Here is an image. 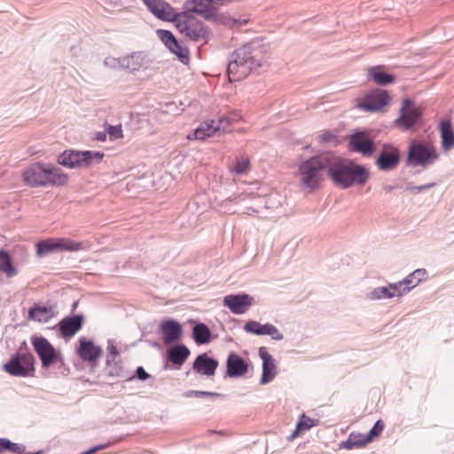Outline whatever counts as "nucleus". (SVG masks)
<instances>
[{
  "instance_id": "1",
  "label": "nucleus",
  "mask_w": 454,
  "mask_h": 454,
  "mask_svg": "<svg viewBox=\"0 0 454 454\" xmlns=\"http://www.w3.org/2000/svg\"><path fill=\"white\" fill-rule=\"evenodd\" d=\"M260 43L250 42L234 51L230 58L227 73L231 82L245 79L262 66Z\"/></svg>"
},
{
  "instance_id": "2",
  "label": "nucleus",
  "mask_w": 454,
  "mask_h": 454,
  "mask_svg": "<svg viewBox=\"0 0 454 454\" xmlns=\"http://www.w3.org/2000/svg\"><path fill=\"white\" fill-rule=\"evenodd\" d=\"M328 176L336 186L348 189L353 185H364L370 177V172L364 166L353 161L329 158Z\"/></svg>"
},
{
  "instance_id": "3",
  "label": "nucleus",
  "mask_w": 454,
  "mask_h": 454,
  "mask_svg": "<svg viewBox=\"0 0 454 454\" xmlns=\"http://www.w3.org/2000/svg\"><path fill=\"white\" fill-rule=\"evenodd\" d=\"M301 184L309 191L316 190L323 181L325 173H329V157L317 155L302 161L299 166Z\"/></svg>"
},
{
  "instance_id": "4",
  "label": "nucleus",
  "mask_w": 454,
  "mask_h": 454,
  "mask_svg": "<svg viewBox=\"0 0 454 454\" xmlns=\"http://www.w3.org/2000/svg\"><path fill=\"white\" fill-rule=\"evenodd\" d=\"M173 23L180 34L192 42L207 43L209 39L211 33L208 27L188 12H178Z\"/></svg>"
},
{
  "instance_id": "5",
  "label": "nucleus",
  "mask_w": 454,
  "mask_h": 454,
  "mask_svg": "<svg viewBox=\"0 0 454 454\" xmlns=\"http://www.w3.org/2000/svg\"><path fill=\"white\" fill-rule=\"evenodd\" d=\"M103 157L100 152L66 150L59 155L58 163L69 168H88L99 163Z\"/></svg>"
},
{
  "instance_id": "6",
  "label": "nucleus",
  "mask_w": 454,
  "mask_h": 454,
  "mask_svg": "<svg viewBox=\"0 0 454 454\" xmlns=\"http://www.w3.org/2000/svg\"><path fill=\"white\" fill-rule=\"evenodd\" d=\"M438 156L434 147H428L425 144L412 141L409 146L406 165L426 166L433 163Z\"/></svg>"
},
{
  "instance_id": "7",
  "label": "nucleus",
  "mask_w": 454,
  "mask_h": 454,
  "mask_svg": "<svg viewBox=\"0 0 454 454\" xmlns=\"http://www.w3.org/2000/svg\"><path fill=\"white\" fill-rule=\"evenodd\" d=\"M34 360L31 354L15 353L3 368L12 376L27 377L35 371Z\"/></svg>"
},
{
  "instance_id": "8",
  "label": "nucleus",
  "mask_w": 454,
  "mask_h": 454,
  "mask_svg": "<svg viewBox=\"0 0 454 454\" xmlns=\"http://www.w3.org/2000/svg\"><path fill=\"white\" fill-rule=\"evenodd\" d=\"M82 247V243L68 239H48L36 244V254L42 257L58 250L78 251Z\"/></svg>"
},
{
  "instance_id": "9",
  "label": "nucleus",
  "mask_w": 454,
  "mask_h": 454,
  "mask_svg": "<svg viewBox=\"0 0 454 454\" xmlns=\"http://www.w3.org/2000/svg\"><path fill=\"white\" fill-rule=\"evenodd\" d=\"M348 149L364 156H372L376 145L374 140L365 131H356L349 136Z\"/></svg>"
},
{
  "instance_id": "10",
  "label": "nucleus",
  "mask_w": 454,
  "mask_h": 454,
  "mask_svg": "<svg viewBox=\"0 0 454 454\" xmlns=\"http://www.w3.org/2000/svg\"><path fill=\"white\" fill-rule=\"evenodd\" d=\"M390 96L386 90L375 89L366 94L364 102L358 105L360 109L369 113H375L388 105Z\"/></svg>"
},
{
  "instance_id": "11",
  "label": "nucleus",
  "mask_w": 454,
  "mask_h": 454,
  "mask_svg": "<svg viewBox=\"0 0 454 454\" xmlns=\"http://www.w3.org/2000/svg\"><path fill=\"white\" fill-rule=\"evenodd\" d=\"M420 118L421 112L415 106L414 102L410 98H405L403 101L400 116L396 120V123L404 129H410Z\"/></svg>"
},
{
  "instance_id": "12",
  "label": "nucleus",
  "mask_w": 454,
  "mask_h": 454,
  "mask_svg": "<svg viewBox=\"0 0 454 454\" xmlns=\"http://www.w3.org/2000/svg\"><path fill=\"white\" fill-rule=\"evenodd\" d=\"M32 344L42 361V365L48 368L57 361V353L53 346L44 337H34Z\"/></svg>"
},
{
  "instance_id": "13",
  "label": "nucleus",
  "mask_w": 454,
  "mask_h": 454,
  "mask_svg": "<svg viewBox=\"0 0 454 454\" xmlns=\"http://www.w3.org/2000/svg\"><path fill=\"white\" fill-rule=\"evenodd\" d=\"M147 9L159 20L173 22L178 12L165 0H142Z\"/></svg>"
},
{
  "instance_id": "14",
  "label": "nucleus",
  "mask_w": 454,
  "mask_h": 454,
  "mask_svg": "<svg viewBox=\"0 0 454 454\" xmlns=\"http://www.w3.org/2000/svg\"><path fill=\"white\" fill-rule=\"evenodd\" d=\"M156 34L164 45L174 54H176L179 60L186 64L189 61L188 51L183 49L181 44L178 43L173 33L169 30L158 29Z\"/></svg>"
},
{
  "instance_id": "15",
  "label": "nucleus",
  "mask_w": 454,
  "mask_h": 454,
  "mask_svg": "<svg viewBox=\"0 0 454 454\" xmlns=\"http://www.w3.org/2000/svg\"><path fill=\"white\" fill-rule=\"evenodd\" d=\"M24 182L31 187L46 186V164L34 163L22 174Z\"/></svg>"
},
{
  "instance_id": "16",
  "label": "nucleus",
  "mask_w": 454,
  "mask_h": 454,
  "mask_svg": "<svg viewBox=\"0 0 454 454\" xmlns=\"http://www.w3.org/2000/svg\"><path fill=\"white\" fill-rule=\"evenodd\" d=\"M253 304V298L247 294H229L223 298V305L233 314H244Z\"/></svg>"
},
{
  "instance_id": "17",
  "label": "nucleus",
  "mask_w": 454,
  "mask_h": 454,
  "mask_svg": "<svg viewBox=\"0 0 454 454\" xmlns=\"http://www.w3.org/2000/svg\"><path fill=\"white\" fill-rule=\"evenodd\" d=\"M84 323V317L77 314L68 316L61 319L58 324V329L64 338H70L80 331Z\"/></svg>"
},
{
  "instance_id": "18",
  "label": "nucleus",
  "mask_w": 454,
  "mask_h": 454,
  "mask_svg": "<svg viewBox=\"0 0 454 454\" xmlns=\"http://www.w3.org/2000/svg\"><path fill=\"white\" fill-rule=\"evenodd\" d=\"M160 331L162 334V340L165 344H171L177 341L183 333V327L180 323L175 319H167L160 323Z\"/></svg>"
},
{
  "instance_id": "19",
  "label": "nucleus",
  "mask_w": 454,
  "mask_h": 454,
  "mask_svg": "<svg viewBox=\"0 0 454 454\" xmlns=\"http://www.w3.org/2000/svg\"><path fill=\"white\" fill-rule=\"evenodd\" d=\"M227 132L226 126L216 125L215 121H207L200 124V126L192 133L187 136L188 139H200L203 140L206 137H210L220 132Z\"/></svg>"
},
{
  "instance_id": "20",
  "label": "nucleus",
  "mask_w": 454,
  "mask_h": 454,
  "mask_svg": "<svg viewBox=\"0 0 454 454\" xmlns=\"http://www.w3.org/2000/svg\"><path fill=\"white\" fill-rule=\"evenodd\" d=\"M248 371L247 363L237 353L231 352L226 361V375L230 378H239Z\"/></svg>"
},
{
  "instance_id": "21",
  "label": "nucleus",
  "mask_w": 454,
  "mask_h": 454,
  "mask_svg": "<svg viewBox=\"0 0 454 454\" xmlns=\"http://www.w3.org/2000/svg\"><path fill=\"white\" fill-rule=\"evenodd\" d=\"M76 352L83 361L95 362L102 354L100 347L96 346L92 340L82 337L79 339V346Z\"/></svg>"
},
{
  "instance_id": "22",
  "label": "nucleus",
  "mask_w": 454,
  "mask_h": 454,
  "mask_svg": "<svg viewBox=\"0 0 454 454\" xmlns=\"http://www.w3.org/2000/svg\"><path fill=\"white\" fill-rule=\"evenodd\" d=\"M400 162V153L397 148L382 150L379 154L376 165L380 170L389 171L394 169Z\"/></svg>"
},
{
  "instance_id": "23",
  "label": "nucleus",
  "mask_w": 454,
  "mask_h": 454,
  "mask_svg": "<svg viewBox=\"0 0 454 454\" xmlns=\"http://www.w3.org/2000/svg\"><path fill=\"white\" fill-rule=\"evenodd\" d=\"M217 367L218 361L213 357H209L207 353L199 355L192 364V369L195 372L207 376L214 375Z\"/></svg>"
},
{
  "instance_id": "24",
  "label": "nucleus",
  "mask_w": 454,
  "mask_h": 454,
  "mask_svg": "<svg viewBox=\"0 0 454 454\" xmlns=\"http://www.w3.org/2000/svg\"><path fill=\"white\" fill-rule=\"evenodd\" d=\"M68 180V176L65 174L59 168L46 164V186L47 185H64Z\"/></svg>"
},
{
  "instance_id": "25",
  "label": "nucleus",
  "mask_w": 454,
  "mask_h": 454,
  "mask_svg": "<svg viewBox=\"0 0 454 454\" xmlns=\"http://www.w3.org/2000/svg\"><path fill=\"white\" fill-rule=\"evenodd\" d=\"M54 316V310L51 306H40L35 304L28 310L29 318L39 323H47Z\"/></svg>"
},
{
  "instance_id": "26",
  "label": "nucleus",
  "mask_w": 454,
  "mask_h": 454,
  "mask_svg": "<svg viewBox=\"0 0 454 454\" xmlns=\"http://www.w3.org/2000/svg\"><path fill=\"white\" fill-rule=\"evenodd\" d=\"M191 11L207 21H215L217 20V8L213 0H204V3L200 7H192Z\"/></svg>"
},
{
  "instance_id": "27",
  "label": "nucleus",
  "mask_w": 454,
  "mask_h": 454,
  "mask_svg": "<svg viewBox=\"0 0 454 454\" xmlns=\"http://www.w3.org/2000/svg\"><path fill=\"white\" fill-rule=\"evenodd\" d=\"M190 349L184 344L172 347L168 351V360L176 365H182L190 356Z\"/></svg>"
},
{
  "instance_id": "28",
  "label": "nucleus",
  "mask_w": 454,
  "mask_h": 454,
  "mask_svg": "<svg viewBox=\"0 0 454 454\" xmlns=\"http://www.w3.org/2000/svg\"><path fill=\"white\" fill-rule=\"evenodd\" d=\"M368 76L379 85L391 84L395 81V76L385 72L380 66L373 67L369 69Z\"/></svg>"
},
{
  "instance_id": "29",
  "label": "nucleus",
  "mask_w": 454,
  "mask_h": 454,
  "mask_svg": "<svg viewBox=\"0 0 454 454\" xmlns=\"http://www.w3.org/2000/svg\"><path fill=\"white\" fill-rule=\"evenodd\" d=\"M442 147L448 151L454 146V131L450 121H442L440 124Z\"/></svg>"
},
{
  "instance_id": "30",
  "label": "nucleus",
  "mask_w": 454,
  "mask_h": 454,
  "mask_svg": "<svg viewBox=\"0 0 454 454\" xmlns=\"http://www.w3.org/2000/svg\"><path fill=\"white\" fill-rule=\"evenodd\" d=\"M212 337L209 327L204 323H197L192 328V338L198 345L210 342Z\"/></svg>"
},
{
  "instance_id": "31",
  "label": "nucleus",
  "mask_w": 454,
  "mask_h": 454,
  "mask_svg": "<svg viewBox=\"0 0 454 454\" xmlns=\"http://www.w3.org/2000/svg\"><path fill=\"white\" fill-rule=\"evenodd\" d=\"M0 271L8 278L15 277L18 274V270L13 266L10 254L3 249L0 250Z\"/></svg>"
},
{
  "instance_id": "32",
  "label": "nucleus",
  "mask_w": 454,
  "mask_h": 454,
  "mask_svg": "<svg viewBox=\"0 0 454 454\" xmlns=\"http://www.w3.org/2000/svg\"><path fill=\"white\" fill-rule=\"evenodd\" d=\"M269 323L262 325L257 321L250 320L243 327L244 331L256 335H267L270 327Z\"/></svg>"
},
{
  "instance_id": "33",
  "label": "nucleus",
  "mask_w": 454,
  "mask_h": 454,
  "mask_svg": "<svg viewBox=\"0 0 454 454\" xmlns=\"http://www.w3.org/2000/svg\"><path fill=\"white\" fill-rule=\"evenodd\" d=\"M277 374L276 361H270L267 364H262V373L260 380L262 385L268 384L272 381Z\"/></svg>"
},
{
  "instance_id": "34",
  "label": "nucleus",
  "mask_w": 454,
  "mask_h": 454,
  "mask_svg": "<svg viewBox=\"0 0 454 454\" xmlns=\"http://www.w3.org/2000/svg\"><path fill=\"white\" fill-rule=\"evenodd\" d=\"M121 65L130 71L138 70L143 66V58L140 53L135 52L122 59Z\"/></svg>"
},
{
  "instance_id": "35",
  "label": "nucleus",
  "mask_w": 454,
  "mask_h": 454,
  "mask_svg": "<svg viewBox=\"0 0 454 454\" xmlns=\"http://www.w3.org/2000/svg\"><path fill=\"white\" fill-rule=\"evenodd\" d=\"M427 276V272L425 269H418L403 279V283H406V286L412 289L425 279Z\"/></svg>"
},
{
  "instance_id": "36",
  "label": "nucleus",
  "mask_w": 454,
  "mask_h": 454,
  "mask_svg": "<svg viewBox=\"0 0 454 454\" xmlns=\"http://www.w3.org/2000/svg\"><path fill=\"white\" fill-rule=\"evenodd\" d=\"M366 297L369 300L390 299L393 298V294L390 292L389 286H380L367 293Z\"/></svg>"
},
{
  "instance_id": "37",
  "label": "nucleus",
  "mask_w": 454,
  "mask_h": 454,
  "mask_svg": "<svg viewBox=\"0 0 454 454\" xmlns=\"http://www.w3.org/2000/svg\"><path fill=\"white\" fill-rule=\"evenodd\" d=\"M21 450H25V447L23 445L12 442L6 438H0V454L4 451H11L17 454Z\"/></svg>"
},
{
  "instance_id": "38",
  "label": "nucleus",
  "mask_w": 454,
  "mask_h": 454,
  "mask_svg": "<svg viewBox=\"0 0 454 454\" xmlns=\"http://www.w3.org/2000/svg\"><path fill=\"white\" fill-rule=\"evenodd\" d=\"M231 169L238 175L247 174L250 169L249 159L247 157H241V159L237 160Z\"/></svg>"
},
{
  "instance_id": "39",
  "label": "nucleus",
  "mask_w": 454,
  "mask_h": 454,
  "mask_svg": "<svg viewBox=\"0 0 454 454\" xmlns=\"http://www.w3.org/2000/svg\"><path fill=\"white\" fill-rule=\"evenodd\" d=\"M254 198V196L252 193L242 192V193L232 195V196L229 197L228 199L224 200L222 202V206L224 207H227L228 204L231 202H234L235 204H239L247 200H251Z\"/></svg>"
},
{
  "instance_id": "40",
  "label": "nucleus",
  "mask_w": 454,
  "mask_h": 454,
  "mask_svg": "<svg viewBox=\"0 0 454 454\" xmlns=\"http://www.w3.org/2000/svg\"><path fill=\"white\" fill-rule=\"evenodd\" d=\"M388 286L391 294H393V297L402 296L411 290V287L406 286V283H403V280L396 283L389 284Z\"/></svg>"
},
{
  "instance_id": "41",
  "label": "nucleus",
  "mask_w": 454,
  "mask_h": 454,
  "mask_svg": "<svg viewBox=\"0 0 454 454\" xmlns=\"http://www.w3.org/2000/svg\"><path fill=\"white\" fill-rule=\"evenodd\" d=\"M313 426H315L314 420L305 414H302L296 425V432H306Z\"/></svg>"
},
{
  "instance_id": "42",
  "label": "nucleus",
  "mask_w": 454,
  "mask_h": 454,
  "mask_svg": "<svg viewBox=\"0 0 454 454\" xmlns=\"http://www.w3.org/2000/svg\"><path fill=\"white\" fill-rule=\"evenodd\" d=\"M384 428V423L380 419L376 421L374 426L371 428L367 434H365L367 441L371 442L375 437L379 436Z\"/></svg>"
},
{
  "instance_id": "43",
  "label": "nucleus",
  "mask_w": 454,
  "mask_h": 454,
  "mask_svg": "<svg viewBox=\"0 0 454 454\" xmlns=\"http://www.w3.org/2000/svg\"><path fill=\"white\" fill-rule=\"evenodd\" d=\"M184 396L200 398V397H204V396H212V397L217 396V397H219V396H223V395L221 394L215 393V392L191 390V391L184 393Z\"/></svg>"
},
{
  "instance_id": "44",
  "label": "nucleus",
  "mask_w": 454,
  "mask_h": 454,
  "mask_svg": "<svg viewBox=\"0 0 454 454\" xmlns=\"http://www.w3.org/2000/svg\"><path fill=\"white\" fill-rule=\"evenodd\" d=\"M349 435L356 448H362L369 443V441H367V438L364 434L351 433Z\"/></svg>"
},
{
  "instance_id": "45",
  "label": "nucleus",
  "mask_w": 454,
  "mask_h": 454,
  "mask_svg": "<svg viewBox=\"0 0 454 454\" xmlns=\"http://www.w3.org/2000/svg\"><path fill=\"white\" fill-rule=\"evenodd\" d=\"M107 134L112 139H118L122 137V129L121 125L112 126L108 125L106 128Z\"/></svg>"
},
{
  "instance_id": "46",
  "label": "nucleus",
  "mask_w": 454,
  "mask_h": 454,
  "mask_svg": "<svg viewBox=\"0 0 454 454\" xmlns=\"http://www.w3.org/2000/svg\"><path fill=\"white\" fill-rule=\"evenodd\" d=\"M267 335H270L274 340H282L284 339V335L271 324L270 325Z\"/></svg>"
},
{
  "instance_id": "47",
  "label": "nucleus",
  "mask_w": 454,
  "mask_h": 454,
  "mask_svg": "<svg viewBox=\"0 0 454 454\" xmlns=\"http://www.w3.org/2000/svg\"><path fill=\"white\" fill-rule=\"evenodd\" d=\"M107 350H108V355L106 356V364H109L110 362L112 360H114L115 357L118 356V350H117V348L110 341L108 342Z\"/></svg>"
},
{
  "instance_id": "48",
  "label": "nucleus",
  "mask_w": 454,
  "mask_h": 454,
  "mask_svg": "<svg viewBox=\"0 0 454 454\" xmlns=\"http://www.w3.org/2000/svg\"><path fill=\"white\" fill-rule=\"evenodd\" d=\"M204 3V0H187L184 4V12H188V13H192L191 9L192 7H200V5H201V4Z\"/></svg>"
},
{
  "instance_id": "49",
  "label": "nucleus",
  "mask_w": 454,
  "mask_h": 454,
  "mask_svg": "<svg viewBox=\"0 0 454 454\" xmlns=\"http://www.w3.org/2000/svg\"><path fill=\"white\" fill-rule=\"evenodd\" d=\"M259 356L262 360V364H267L270 361L275 360L273 356L267 351L266 348L261 347L259 348Z\"/></svg>"
},
{
  "instance_id": "50",
  "label": "nucleus",
  "mask_w": 454,
  "mask_h": 454,
  "mask_svg": "<svg viewBox=\"0 0 454 454\" xmlns=\"http://www.w3.org/2000/svg\"><path fill=\"white\" fill-rule=\"evenodd\" d=\"M434 185H435L434 183H429V184H423V185L410 186V187H407V190H409L411 192H420L429 190L430 188L434 187Z\"/></svg>"
},
{
  "instance_id": "51",
  "label": "nucleus",
  "mask_w": 454,
  "mask_h": 454,
  "mask_svg": "<svg viewBox=\"0 0 454 454\" xmlns=\"http://www.w3.org/2000/svg\"><path fill=\"white\" fill-rule=\"evenodd\" d=\"M136 377L139 380H146L147 379L150 378V374H148L145 370L144 369V367L142 366H138L136 370Z\"/></svg>"
},
{
  "instance_id": "52",
  "label": "nucleus",
  "mask_w": 454,
  "mask_h": 454,
  "mask_svg": "<svg viewBox=\"0 0 454 454\" xmlns=\"http://www.w3.org/2000/svg\"><path fill=\"white\" fill-rule=\"evenodd\" d=\"M320 139L325 143H334L336 141V137L330 131H326L320 136Z\"/></svg>"
},
{
  "instance_id": "53",
  "label": "nucleus",
  "mask_w": 454,
  "mask_h": 454,
  "mask_svg": "<svg viewBox=\"0 0 454 454\" xmlns=\"http://www.w3.org/2000/svg\"><path fill=\"white\" fill-rule=\"evenodd\" d=\"M340 448L345 450H351L353 448H356L350 435L346 441H343L340 443Z\"/></svg>"
},
{
  "instance_id": "54",
  "label": "nucleus",
  "mask_w": 454,
  "mask_h": 454,
  "mask_svg": "<svg viewBox=\"0 0 454 454\" xmlns=\"http://www.w3.org/2000/svg\"><path fill=\"white\" fill-rule=\"evenodd\" d=\"M106 446H107L106 444L96 445V446L90 448V450L82 452L81 454H94L95 452H97L98 450L106 449Z\"/></svg>"
},
{
  "instance_id": "55",
  "label": "nucleus",
  "mask_w": 454,
  "mask_h": 454,
  "mask_svg": "<svg viewBox=\"0 0 454 454\" xmlns=\"http://www.w3.org/2000/svg\"><path fill=\"white\" fill-rule=\"evenodd\" d=\"M215 124L216 125H221V126H226L227 127V131H229L230 126L231 124V121L228 117H223V118L219 119L215 122Z\"/></svg>"
},
{
  "instance_id": "56",
  "label": "nucleus",
  "mask_w": 454,
  "mask_h": 454,
  "mask_svg": "<svg viewBox=\"0 0 454 454\" xmlns=\"http://www.w3.org/2000/svg\"><path fill=\"white\" fill-rule=\"evenodd\" d=\"M247 20H236V19H233L232 20V25L233 26H242V25H245L247 24Z\"/></svg>"
},
{
  "instance_id": "57",
  "label": "nucleus",
  "mask_w": 454,
  "mask_h": 454,
  "mask_svg": "<svg viewBox=\"0 0 454 454\" xmlns=\"http://www.w3.org/2000/svg\"><path fill=\"white\" fill-rule=\"evenodd\" d=\"M106 138V134L105 132H98L96 135V139L98 141H105Z\"/></svg>"
},
{
  "instance_id": "58",
  "label": "nucleus",
  "mask_w": 454,
  "mask_h": 454,
  "mask_svg": "<svg viewBox=\"0 0 454 454\" xmlns=\"http://www.w3.org/2000/svg\"><path fill=\"white\" fill-rule=\"evenodd\" d=\"M213 1L217 5H223V4H226L228 3L232 2L233 0H213Z\"/></svg>"
},
{
  "instance_id": "59",
  "label": "nucleus",
  "mask_w": 454,
  "mask_h": 454,
  "mask_svg": "<svg viewBox=\"0 0 454 454\" xmlns=\"http://www.w3.org/2000/svg\"><path fill=\"white\" fill-rule=\"evenodd\" d=\"M394 189H395V186L390 185V184H385V185L383 186V190H384V192H387V193L391 192Z\"/></svg>"
},
{
  "instance_id": "60",
  "label": "nucleus",
  "mask_w": 454,
  "mask_h": 454,
  "mask_svg": "<svg viewBox=\"0 0 454 454\" xmlns=\"http://www.w3.org/2000/svg\"><path fill=\"white\" fill-rule=\"evenodd\" d=\"M301 432H296V429L291 434V435L288 437L289 440H293L294 437H296Z\"/></svg>"
},
{
  "instance_id": "61",
  "label": "nucleus",
  "mask_w": 454,
  "mask_h": 454,
  "mask_svg": "<svg viewBox=\"0 0 454 454\" xmlns=\"http://www.w3.org/2000/svg\"><path fill=\"white\" fill-rule=\"evenodd\" d=\"M17 454H43L42 450L35 451V452H24V450H21L20 453Z\"/></svg>"
},
{
  "instance_id": "62",
  "label": "nucleus",
  "mask_w": 454,
  "mask_h": 454,
  "mask_svg": "<svg viewBox=\"0 0 454 454\" xmlns=\"http://www.w3.org/2000/svg\"><path fill=\"white\" fill-rule=\"evenodd\" d=\"M76 306H77V302H74V303L73 304V306H72L73 310L76 309Z\"/></svg>"
}]
</instances>
